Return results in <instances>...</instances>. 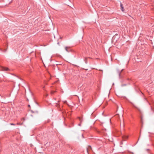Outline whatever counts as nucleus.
<instances>
[{
	"instance_id": "obj_1",
	"label": "nucleus",
	"mask_w": 154,
	"mask_h": 154,
	"mask_svg": "<svg viewBox=\"0 0 154 154\" xmlns=\"http://www.w3.org/2000/svg\"><path fill=\"white\" fill-rule=\"evenodd\" d=\"M106 129H103L99 133H100L104 135H105L106 134Z\"/></svg>"
},
{
	"instance_id": "obj_2",
	"label": "nucleus",
	"mask_w": 154,
	"mask_h": 154,
	"mask_svg": "<svg viewBox=\"0 0 154 154\" xmlns=\"http://www.w3.org/2000/svg\"><path fill=\"white\" fill-rule=\"evenodd\" d=\"M120 7L121 10L123 12L124 11V8L123 6V5L121 3H120Z\"/></svg>"
},
{
	"instance_id": "obj_3",
	"label": "nucleus",
	"mask_w": 154,
	"mask_h": 154,
	"mask_svg": "<svg viewBox=\"0 0 154 154\" xmlns=\"http://www.w3.org/2000/svg\"><path fill=\"white\" fill-rule=\"evenodd\" d=\"M2 69V70L3 71H8V68L5 67H3Z\"/></svg>"
},
{
	"instance_id": "obj_4",
	"label": "nucleus",
	"mask_w": 154,
	"mask_h": 154,
	"mask_svg": "<svg viewBox=\"0 0 154 154\" xmlns=\"http://www.w3.org/2000/svg\"><path fill=\"white\" fill-rule=\"evenodd\" d=\"M78 118L79 119V120H80V123H81V122H82V119L81 118H80V117H78Z\"/></svg>"
},
{
	"instance_id": "obj_5",
	"label": "nucleus",
	"mask_w": 154,
	"mask_h": 154,
	"mask_svg": "<svg viewBox=\"0 0 154 154\" xmlns=\"http://www.w3.org/2000/svg\"><path fill=\"white\" fill-rule=\"evenodd\" d=\"M60 102V100L58 101V103H59ZM59 106V104L58 103H57L56 105V106L58 107Z\"/></svg>"
},
{
	"instance_id": "obj_6",
	"label": "nucleus",
	"mask_w": 154,
	"mask_h": 154,
	"mask_svg": "<svg viewBox=\"0 0 154 154\" xmlns=\"http://www.w3.org/2000/svg\"><path fill=\"white\" fill-rule=\"evenodd\" d=\"M68 48V47H66V48H65L67 52L69 51L68 50V48Z\"/></svg>"
},
{
	"instance_id": "obj_7",
	"label": "nucleus",
	"mask_w": 154,
	"mask_h": 154,
	"mask_svg": "<svg viewBox=\"0 0 154 154\" xmlns=\"http://www.w3.org/2000/svg\"><path fill=\"white\" fill-rule=\"evenodd\" d=\"M6 47H7V48L6 49H5V50H4V52H5V51H6L7 50V48H8V44H7L6 45Z\"/></svg>"
},
{
	"instance_id": "obj_8",
	"label": "nucleus",
	"mask_w": 154,
	"mask_h": 154,
	"mask_svg": "<svg viewBox=\"0 0 154 154\" xmlns=\"http://www.w3.org/2000/svg\"><path fill=\"white\" fill-rule=\"evenodd\" d=\"M132 104L133 105V106L134 107H135L136 108H137V109H138V108L136 107V106L133 103H132Z\"/></svg>"
},
{
	"instance_id": "obj_9",
	"label": "nucleus",
	"mask_w": 154,
	"mask_h": 154,
	"mask_svg": "<svg viewBox=\"0 0 154 154\" xmlns=\"http://www.w3.org/2000/svg\"><path fill=\"white\" fill-rule=\"evenodd\" d=\"M10 125H15V124H14V123H10Z\"/></svg>"
},
{
	"instance_id": "obj_10",
	"label": "nucleus",
	"mask_w": 154,
	"mask_h": 154,
	"mask_svg": "<svg viewBox=\"0 0 154 154\" xmlns=\"http://www.w3.org/2000/svg\"><path fill=\"white\" fill-rule=\"evenodd\" d=\"M55 91H53V92H51V93H52V94H53V93H55Z\"/></svg>"
},
{
	"instance_id": "obj_11",
	"label": "nucleus",
	"mask_w": 154,
	"mask_h": 154,
	"mask_svg": "<svg viewBox=\"0 0 154 154\" xmlns=\"http://www.w3.org/2000/svg\"><path fill=\"white\" fill-rule=\"evenodd\" d=\"M78 125H79V126H81V123L79 124Z\"/></svg>"
},
{
	"instance_id": "obj_12",
	"label": "nucleus",
	"mask_w": 154,
	"mask_h": 154,
	"mask_svg": "<svg viewBox=\"0 0 154 154\" xmlns=\"http://www.w3.org/2000/svg\"><path fill=\"white\" fill-rule=\"evenodd\" d=\"M12 1V0H10V1H9V2H11Z\"/></svg>"
},
{
	"instance_id": "obj_13",
	"label": "nucleus",
	"mask_w": 154,
	"mask_h": 154,
	"mask_svg": "<svg viewBox=\"0 0 154 154\" xmlns=\"http://www.w3.org/2000/svg\"><path fill=\"white\" fill-rule=\"evenodd\" d=\"M87 59V58H85V60H86Z\"/></svg>"
},
{
	"instance_id": "obj_14",
	"label": "nucleus",
	"mask_w": 154,
	"mask_h": 154,
	"mask_svg": "<svg viewBox=\"0 0 154 154\" xmlns=\"http://www.w3.org/2000/svg\"><path fill=\"white\" fill-rule=\"evenodd\" d=\"M66 101H65L64 102V103H65Z\"/></svg>"
},
{
	"instance_id": "obj_15",
	"label": "nucleus",
	"mask_w": 154,
	"mask_h": 154,
	"mask_svg": "<svg viewBox=\"0 0 154 154\" xmlns=\"http://www.w3.org/2000/svg\"><path fill=\"white\" fill-rule=\"evenodd\" d=\"M131 153H132V154H134V153L133 152H132Z\"/></svg>"
},
{
	"instance_id": "obj_16",
	"label": "nucleus",
	"mask_w": 154,
	"mask_h": 154,
	"mask_svg": "<svg viewBox=\"0 0 154 154\" xmlns=\"http://www.w3.org/2000/svg\"><path fill=\"white\" fill-rule=\"evenodd\" d=\"M28 106H30L29 105H28Z\"/></svg>"
}]
</instances>
